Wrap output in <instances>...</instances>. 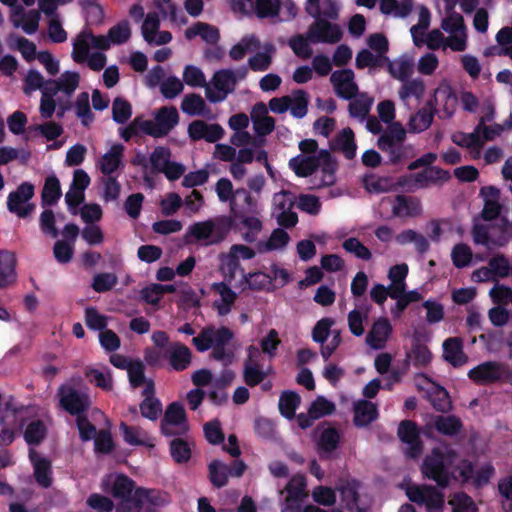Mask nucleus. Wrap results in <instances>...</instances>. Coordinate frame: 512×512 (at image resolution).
Wrapping results in <instances>:
<instances>
[{"mask_svg": "<svg viewBox=\"0 0 512 512\" xmlns=\"http://www.w3.org/2000/svg\"><path fill=\"white\" fill-rule=\"evenodd\" d=\"M233 227L229 216H219L205 221L195 222L187 230V236L202 246L218 245L223 242Z\"/></svg>", "mask_w": 512, "mask_h": 512, "instance_id": "1", "label": "nucleus"}, {"mask_svg": "<svg viewBox=\"0 0 512 512\" xmlns=\"http://www.w3.org/2000/svg\"><path fill=\"white\" fill-rule=\"evenodd\" d=\"M60 407L71 416L87 413L92 401L90 395L71 384H62L57 391Z\"/></svg>", "mask_w": 512, "mask_h": 512, "instance_id": "2", "label": "nucleus"}, {"mask_svg": "<svg viewBox=\"0 0 512 512\" xmlns=\"http://www.w3.org/2000/svg\"><path fill=\"white\" fill-rule=\"evenodd\" d=\"M511 375L512 370L508 365L496 361L480 363L468 372L469 379L482 386L506 382Z\"/></svg>", "mask_w": 512, "mask_h": 512, "instance_id": "3", "label": "nucleus"}, {"mask_svg": "<svg viewBox=\"0 0 512 512\" xmlns=\"http://www.w3.org/2000/svg\"><path fill=\"white\" fill-rule=\"evenodd\" d=\"M421 472L425 478L434 481L441 489H445L450 484L451 476L446 465V456L438 448H434L431 454L424 458Z\"/></svg>", "mask_w": 512, "mask_h": 512, "instance_id": "4", "label": "nucleus"}, {"mask_svg": "<svg viewBox=\"0 0 512 512\" xmlns=\"http://www.w3.org/2000/svg\"><path fill=\"white\" fill-rule=\"evenodd\" d=\"M408 499L418 505H424L428 512H442L444 493L432 485H411L406 489Z\"/></svg>", "mask_w": 512, "mask_h": 512, "instance_id": "5", "label": "nucleus"}, {"mask_svg": "<svg viewBox=\"0 0 512 512\" xmlns=\"http://www.w3.org/2000/svg\"><path fill=\"white\" fill-rule=\"evenodd\" d=\"M35 194V187L30 182L21 183L15 191L7 197V208L9 212L25 219L35 210V204L29 203Z\"/></svg>", "mask_w": 512, "mask_h": 512, "instance_id": "6", "label": "nucleus"}, {"mask_svg": "<svg viewBox=\"0 0 512 512\" xmlns=\"http://www.w3.org/2000/svg\"><path fill=\"white\" fill-rule=\"evenodd\" d=\"M307 39L311 43H338L342 37L343 32L338 24L331 23L321 17L315 18V21L309 26L307 32Z\"/></svg>", "mask_w": 512, "mask_h": 512, "instance_id": "7", "label": "nucleus"}, {"mask_svg": "<svg viewBox=\"0 0 512 512\" xmlns=\"http://www.w3.org/2000/svg\"><path fill=\"white\" fill-rule=\"evenodd\" d=\"M137 488L135 481L127 475H116L110 493L115 499L119 500V511L134 512V497Z\"/></svg>", "mask_w": 512, "mask_h": 512, "instance_id": "8", "label": "nucleus"}, {"mask_svg": "<svg viewBox=\"0 0 512 512\" xmlns=\"http://www.w3.org/2000/svg\"><path fill=\"white\" fill-rule=\"evenodd\" d=\"M382 202L392 206L393 217L414 218L422 214L421 201L417 197L398 194L394 197H384Z\"/></svg>", "mask_w": 512, "mask_h": 512, "instance_id": "9", "label": "nucleus"}, {"mask_svg": "<svg viewBox=\"0 0 512 512\" xmlns=\"http://www.w3.org/2000/svg\"><path fill=\"white\" fill-rule=\"evenodd\" d=\"M354 77V72L351 69L336 70L331 74L330 81L338 97L352 100L359 94Z\"/></svg>", "mask_w": 512, "mask_h": 512, "instance_id": "10", "label": "nucleus"}, {"mask_svg": "<svg viewBox=\"0 0 512 512\" xmlns=\"http://www.w3.org/2000/svg\"><path fill=\"white\" fill-rule=\"evenodd\" d=\"M383 145L377 147L387 157V162L390 165H403L406 161L416 156L415 149L412 144L405 142L390 143L387 139L382 140Z\"/></svg>", "mask_w": 512, "mask_h": 512, "instance_id": "11", "label": "nucleus"}, {"mask_svg": "<svg viewBox=\"0 0 512 512\" xmlns=\"http://www.w3.org/2000/svg\"><path fill=\"white\" fill-rule=\"evenodd\" d=\"M399 439L409 447L406 454L410 458H416L422 453V442L420 440L419 429L415 422L403 420L400 422L397 430Z\"/></svg>", "mask_w": 512, "mask_h": 512, "instance_id": "12", "label": "nucleus"}, {"mask_svg": "<svg viewBox=\"0 0 512 512\" xmlns=\"http://www.w3.org/2000/svg\"><path fill=\"white\" fill-rule=\"evenodd\" d=\"M188 135L192 141L205 140L209 143L219 141L224 130L220 124H208L203 120H194L188 126Z\"/></svg>", "mask_w": 512, "mask_h": 512, "instance_id": "13", "label": "nucleus"}, {"mask_svg": "<svg viewBox=\"0 0 512 512\" xmlns=\"http://www.w3.org/2000/svg\"><path fill=\"white\" fill-rule=\"evenodd\" d=\"M168 426H181L184 432L188 430L187 415L184 406L180 402L169 404L161 421L162 433L166 436L175 435L176 433Z\"/></svg>", "mask_w": 512, "mask_h": 512, "instance_id": "14", "label": "nucleus"}, {"mask_svg": "<svg viewBox=\"0 0 512 512\" xmlns=\"http://www.w3.org/2000/svg\"><path fill=\"white\" fill-rule=\"evenodd\" d=\"M164 356L171 368L178 372L186 370L192 360L191 350L181 342H171L164 351Z\"/></svg>", "mask_w": 512, "mask_h": 512, "instance_id": "15", "label": "nucleus"}, {"mask_svg": "<svg viewBox=\"0 0 512 512\" xmlns=\"http://www.w3.org/2000/svg\"><path fill=\"white\" fill-rule=\"evenodd\" d=\"M392 333V326L387 318L380 317L374 321L366 336V343L375 350L383 349Z\"/></svg>", "mask_w": 512, "mask_h": 512, "instance_id": "16", "label": "nucleus"}, {"mask_svg": "<svg viewBox=\"0 0 512 512\" xmlns=\"http://www.w3.org/2000/svg\"><path fill=\"white\" fill-rule=\"evenodd\" d=\"M29 459L33 465L34 478L42 488L52 485V464L46 457H41L34 449L29 450Z\"/></svg>", "mask_w": 512, "mask_h": 512, "instance_id": "17", "label": "nucleus"}, {"mask_svg": "<svg viewBox=\"0 0 512 512\" xmlns=\"http://www.w3.org/2000/svg\"><path fill=\"white\" fill-rule=\"evenodd\" d=\"M231 211L234 216H243L244 214H258V201L253 198L250 192L245 188L235 190L233 199H231Z\"/></svg>", "mask_w": 512, "mask_h": 512, "instance_id": "18", "label": "nucleus"}, {"mask_svg": "<svg viewBox=\"0 0 512 512\" xmlns=\"http://www.w3.org/2000/svg\"><path fill=\"white\" fill-rule=\"evenodd\" d=\"M253 354H258V349L251 345L248 348V357L244 361L243 367V380L249 387L261 384L267 376L261 365L253 361Z\"/></svg>", "mask_w": 512, "mask_h": 512, "instance_id": "19", "label": "nucleus"}, {"mask_svg": "<svg viewBox=\"0 0 512 512\" xmlns=\"http://www.w3.org/2000/svg\"><path fill=\"white\" fill-rule=\"evenodd\" d=\"M16 256L7 250H0V289L14 284L17 279Z\"/></svg>", "mask_w": 512, "mask_h": 512, "instance_id": "20", "label": "nucleus"}, {"mask_svg": "<svg viewBox=\"0 0 512 512\" xmlns=\"http://www.w3.org/2000/svg\"><path fill=\"white\" fill-rule=\"evenodd\" d=\"M353 411V423L358 428L367 427L379 416L377 405L369 400L357 401L354 404Z\"/></svg>", "mask_w": 512, "mask_h": 512, "instance_id": "21", "label": "nucleus"}, {"mask_svg": "<svg viewBox=\"0 0 512 512\" xmlns=\"http://www.w3.org/2000/svg\"><path fill=\"white\" fill-rule=\"evenodd\" d=\"M443 357L453 367H461L468 361L463 351V342L459 337H451L443 343Z\"/></svg>", "mask_w": 512, "mask_h": 512, "instance_id": "22", "label": "nucleus"}, {"mask_svg": "<svg viewBox=\"0 0 512 512\" xmlns=\"http://www.w3.org/2000/svg\"><path fill=\"white\" fill-rule=\"evenodd\" d=\"M332 151H340L346 159L352 160L356 156V143L354 132L351 128H343L330 143Z\"/></svg>", "mask_w": 512, "mask_h": 512, "instance_id": "23", "label": "nucleus"}, {"mask_svg": "<svg viewBox=\"0 0 512 512\" xmlns=\"http://www.w3.org/2000/svg\"><path fill=\"white\" fill-rule=\"evenodd\" d=\"M436 112L432 100L428 101L418 112L411 116L408 126L413 133H420L427 130L432 122Z\"/></svg>", "mask_w": 512, "mask_h": 512, "instance_id": "24", "label": "nucleus"}, {"mask_svg": "<svg viewBox=\"0 0 512 512\" xmlns=\"http://www.w3.org/2000/svg\"><path fill=\"white\" fill-rule=\"evenodd\" d=\"M318 158H319V167L321 168V181L319 186L323 187H329L335 184L336 182V171L338 168V163L333 158L331 153L326 150L322 149L318 152Z\"/></svg>", "mask_w": 512, "mask_h": 512, "instance_id": "25", "label": "nucleus"}, {"mask_svg": "<svg viewBox=\"0 0 512 512\" xmlns=\"http://www.w3.org/2000/svg\"><path fill=\"white\" fill-rule=\"evenodd\" d=\"M493 248H502L512 241V221L501 217L497 222L490 224Z\"/></svg>", "mask_w": 512, "mask_h": 512, "instance_id": "26", "label": "nucleus"}, {"mask_svg": "<svg viewBox=\"0 0 512 512\" xmlns=\"http://www.w3.org/2000/svg\"><path fill=\"white\" fill-rule=\"evenodd\" d=\"M433 428L441 435L455 437L463 430V423L456 415H436Z\"/></svg>", "mask_w": 512, "mask_h": 512, "instance_id": "27", "label": "nucleus"}, {"mask_svg": "<svg viewBox=\"0 0 512 512\" xmlns=\"http://www.w3.org/2000/svg\"><path fill=\"white\" fill-rule=\"evenodd\" d=\"M432 359V353L429 348L420 342L419 339H414L411 344V349L406 352L405 364L412 365L416 368L426 367Z\"/></svg>", "mask_w": 512, "mask_h": 512, "instance_id": "28", "label": "nucleus"}, {"mask_svg": "<svg viewBox=\"0 0 512 512\" xmlns=\"http://www.w3.org/2000/svg\"><path fill=\"white\" fill-rule=\"evenodd\" d=\"M124 146L120 143L111 146L99 161L100 171L106 175L111 176L122 164Z\"/></svg>", "mask_w": 512, "mask_h": 512, "instance_id": "29", "label": "nucleus"}, {"mask_svg": "<svg viewBox=\"0 0 512 512\" xmlns=\"http://www.w3.org/2000/svg\"><path fill=\"white\" fill-rule=\"evenodd\" d=\"M200 36L208 44L215 45L220 39L219 29L213 25L204 22H197L185 31V37L188 40Z\"/></svg>", "mask_w": 512, "mask_h": 512, "instance_id": "30", "label": "nucleus"}, {"mask_svg": "<svg viewBox=\"0 0 512 512\" xmlns=\"http://www.w3.org/2000/svg\"><path fill=\"white\" fill-rule=\"evenodd\" d=\"M213 290L220 295V300L214 302V307L220 316L230 313L237 294L224 282L214 283Z\"/></svg>", "mask_w": 512, "mask_h": 512, "instance_id": "31", "label": "nucleus"}, {"mask_svg": "<svg viewBox=\"0 0 512 512\" xmlns=\"http://www.w3.org/2000/svg\"><path fill=\"white\" fill-rule=\"evenodd\" d=\"M289 168L298 176V177H308L311 176L314 172L319 168V158L318 155L312 156H302L297 155L289 160Z\"/></svg>", "mask_w": 512, "mask_h": 512, "instance_id": "32", "label": "nucleus"}, {"mask_svg": "<svg viewBox=\"0 0 512 512\" xmlns=\"http://www.w3.org/2000/svg\"><path fill=\"white\" fill-rule=\"evenodd\" d=\"M62 196L60 181L56 175L46 177L41 192V206L43 208L55 206Z\"/></svg>", "mask_w": 512, "mask_h": 512, "instance_id": "33", "label": "nucleus"}, {"mask_svg": "<svg viewBox=\"0 0 512 512\" xmlns=\"http://www.w3.org/2000/svg\"><path fill=\"white\" fill-rule=\"evenodd\" d=\"M155 120L157 128L160 129L163 137H165L178 124L179 114L174 106H164L155 114Z\"/></svg>", "mask_w": 512, "mask_h": 512, "instance_id": "34", "label": "nucleus"}, {"mask_svg": "<svg viewBox=\"0 0 512 512\" xmlns=\"http://www.w3.org/2000/svg\"><path fill=\"white\" fill-rule=\"evenodd\" d=\"M363 186L369 193H386L395 191V181L389 176L366 174L363 177Z\"/></svg>", "mask_w": 512, "mask_h": 512, "instance_id": "35", "label": "nucleus"}, {"mask_svg": "<svg viewBox=\"0 0 512 512\" xmlns=\"http://www.w3.org/2000/svg\"><path fill=\"white\" fill-rule=\"evenodd\" d=\"M243 281L250 290L254 291L270 292L276 289V285L272 284L271 275L261 271L244 274Z\"/></svg>", "mask_w": 512, "mask_h": 512, "instance_id": "36", "label": "nucleus"}, {"mask_svg": "<svg viewBox=\"0 0 512 512\" xmlns=\"http://www.w3.org/2000/svg\"><path fill=\"white\" fill-rule=\"evenodd\" d=\"M48 433L47 426L40 419L29 422L23 432L25 442L30 446L40 445Z\"/></svg>", "mask_w": 512, "mask_h": 512, "instance_id": "37", "label": "nucleus"}, {"mask_svg": "<svg viewBox=\"0 0 512 512\" xmlns=\"http://www.w3.org/2000/svg\"><path fill=\"white\" fill-rule=\"evenodd\" d=\"M372 104L373 99L370 98L367 94H358L355 98H353L350 101L348 105L350 117L356 118L360 121H364L370 113Z\"/></svg>", "mask_w": 512, "mask_h": 512, "instance_id": "38", "label": "nucleus"}, {"mask_svg": "<svg viewBox=\"0 0 512 512\" xmlns=\"http://www.w3.org/2000/svg\"><path fill=\"white\" fill-rule=\"evenodd\" d=\"M340 433L335 427L325 428L318 439L317 447L320 454H331L340 445Z\"/></svg>", "mask_w": 512, "mask_h": 512, "instance_id": "39", "label": "nucleus"}, {"mask_svg": "<svg viewBox=\"0 0 512 512\" xmlns=\"http://www.w3.org/2000/svg\"><path fill=\"white\" fill-rule=\"evenodd\" d=\"M301 403L300 395L291 390L283 391L279 398V411L281 415L289 420L293 419L296 410Z\"/></svg>", "mask_w": 512, "mask_h": 512, "instance_id": "40", "label": "nucleus"}, {"mask_svg": "<svg viewBox=\"0 0 512 512\" xmlns=\"http://www.w3.org/2000/svg\"><path fill=\"white\" fill-rule=\"evenodd\" d=\"M219 260L220 271L229 282L235 279L237 271H241L243 275L245 274L244 268L240 264V260L230 249L227 253H221Z\"/></svg>", "mask_w": 512, "mask_h": 512, "instance_id": "41", "label": "nucleus"}, {"mask_svg": "<svg viewBox=\"0 0 512 512\" xmlns=\"http://www.w3.org/2000/svg\"><path fill=\"white\" fill-rule=\"evenodd\" d=\"M236 83V75L231 69L218 70L214 73L212 78V84L215 89L223 92L225 95L234 91Z\"/></svg>", "mask_w": 512, "mask_h": 512, "instance_id": "42", "label": "nucleus"}, {"mask_svg": "<svg viewBox=\"0 0 512 512\" xmlns=\"http://www.w3.org/2000/svg\"><path fill=\"white\" fill-rule=\"evenodd\" d=\"M134 503V512H140L145 503L154 506L161 505L163 503V497L157 490L138 487L135 490Z\"/></svg>", "mask_w": 512, "mask_h": 512, "instance_id": "43", "label": "nucleus"}, {"mask_svg": "<svg viewBox=\"0 0 512 512\" xmlns=\"http://www.w3.org/2000/svg\"><path fill=\"white\" fill-rule=\"evenodd\" d=\"M209 480L216 488H222L228 483L229 471L228 465L219 460H213L208 465Z\"/></svg>", "mask_w": 512, "mask_h": 512, "instance_id": "44", "label": "nucleus"}, {"mask_svg": "<svg viewBox=\"0 0 512 512\" xmlns=\"http://www.w3.org/2000/svg\"><path fill=\"white\" fill-rule=\"evenodd\" d=\"M290 240L289 234L282 228H276L272 231L270 238L265 243H258V251H272L284 248Z\"/></svg>", "mask_w": 512, "mask_h": 512, "instance_id": "45", "label": "nucleus"}, {"mask_svg": "<svg viewBox=\"0 0 512 512\" xmlns=\"http://www.w3.org/2000/svg\"><path fill=\"white\" fill-rule=\"evenodd\" d=\"M170 455L177 464L187 463L191 458V447L183 438H174L169 444Z\"/></svg>", "mask_w": 512, "mask_h": 512, "instance_id": "46", "label": "nucleus"}, {"mask_svg": "<svg viewBox=\"0 0 512 512\" xmlns=\"http://www.w3.org/2000/svg\"><path fill=\"white\" fill-rule=\"evenodd\" d=\"M431 405L436 411L446 413L451 410V400L448 391L442 386H435L428 394Z\"/></svg>", "mask_w": 512, "mask_h": 512, "instance_id": "47", "label": "nucleus"}, {"mask_svg": "<svg viewBox=\"0 0 512 512\" xmlns=\"http://www.w3.org/2000/svg\"><path fill=\"white\" fill-rule=\"evenodd\" d=\"M75 112L78 118H80L83 126L88 127L94 120V114L91 111L89 103V94L87 92H81L75 102Z\"/></svg>", "mask_w": 512, "mask_h": 512, "instance_id": "48", "label": "nucleus"}, {"mask_svg": "<svg viewBox=\"0 0 512 512\" xmlns=\"http://www.w3.org/2000/svg\"><path fill=\"white\" fill-rule=\"evenodd\" d=\"M425 93V84L422 79H408L403 82L401 88L399 89V97L401 100L405 101L411 97H415L416 99H420L423 97Z\"/></svg>", "mask_w": 512, "mask_h": 512, "instance_id": "49", "label": "nucleus"}, {"mask_svg": "<svg viewBox=\"0 0 512 512\" xmlns=\"http://www.w3.org/2000/svg\"><path fill=\"white\" fill-rule=\"evenodd\" d=\"M488 264L494 280L496 278H506L512 274V265L504 254L491 257Z\"/></svg>", "mask_w": 512, "mask_h": 512, "instance_id": "50", "label": "nucleus"}, {"mask_svg": "<svg viewBox=\"0 0 512 512\" xmlns=\"http://www.w3.org/2000/svg\"><path fill=\"white\" fill-rule=\"evenodd\" d=\"M131 116V103L122 97H116L112 103V119L118 124H125Z\"/></svg>", "mask_w": 512, "mask_h": 512, "instance_id": "51", "label": "nucleus"}, {"mask_svg": "<svg viewBox=\"0 0 512 512\" xmlns=\"http://www.w3.org/2000/svg\"><path fill=\"white\" fill-rule=\"evenodd\" d=\"M181 109L184 113L190 116L204 115L206 103L199 94L192 93L183 98Z\"/></svg>", "mask_w": 512, "mask_h": 512, "instance_id": "52", "label": "nucleus"}, {"mask_svg": "<svg viewBox=\"0 0 512 512\" xmlns=\"http://www.w3.org/2000/svg\"><path fill=\"white\" fill-rule=\"evenodd\" d=\"M39 228L41 232L52 238L59 236V230L56 227V216L50 207L44 208L39 216Z\"/></svg>", "mask_w": 512, "mask_h": 512, "instance_id": "53", "label": "nucleus"}, {"mask_svg": "<svg viewBox=\"0 0 512 512\" xmlns=\"http://www.w3.org/2000/svg\"><path fill=\"white\" fill-rule=\"evenodd\" d=\"M449 504L452 506V512H478L474 500L465 492L455 493Z\"/></svg>", "mask_w": 512, "mask_h": 512, "instance_id": "54", "label": "nucleus"}, {"mask_svg": "<svg viewBox=\"0 0 512 512\" xmlns=\"http://www.w3.org/2000/svg\"><path fill=\"white\" fill-rule=\"evenodd\" d=\"M290 112L295 118H303L308 111L309 96L305 90L299 89L294 91Z\"/></svg>", "mask_w": 512, "mask_h": 512, "instance_id": "55", "label": "nucleus"}, {"mask_svg": "<svg viewBox=\"0 0 512 512\" xmlns=\"http://www.w3.org/2000/svg\"><path fill=\"white\" fill-rule=\"evenodd\" d=\"M28 131L30 133L38 132L45 137L47 141H53L62 135L63 128L59 123L48 121L43 124L30 125Z\"/></svg>", "mask_w": 512, "mask_h": 512, "instance_id": "56", "label": "nucleus"}, {"mask_svg": "<svg viewBox=\"0 0 512 512\" xmlns=\"http://www.w3.org/2000/svg\"><path fill=\"white\" fill-rule=\"evenodd\" d=\"M16 13L23 16L24 22L20 24L19 21L13 20L15 27L21 26L23 31L28 35L34 34L38 30L40 13L37 10H30L24 13L23 8L20 7Z\"/></svg>", "mask_w": 512, "mask_h": 512, "instance_id": "57", "label": "nucleus"}, {"mask_svg": "<svg viewBox=\"0 0 512 512\" xmlns=\"http://www.w3.org/2000/svg\"><path fill=\"white\" fill-rule=\"evenodd\" d=\"M342 247L344 250L348 253L353 254L355 257L364 260L369 261L372 258V253L358 238L356 237H350L346 239Z\"/></svg>", "mask_w": 512, "mask_h": 512, "instance_id": "58", "label": "nucleus"}, {"mask_svg": "<svg viewBox=\"0 0 512 512\" xmlns=\"http://www.w3.org/2000/svg\"><path fill=\"white\" fill-rule=\"evenodd\" d=\"M472 250L464 243L456 244L451 252V259L456 268H464L468 266L472 260Z\"/></svg>", "mask_w": 512, "mask_h": 512, "instance_id": "59", "label": "nucleus"}, {"mask_svg": "<svg viewBox=\"0 0 512 512\" xmlns=\"http://www.w3.org/2000/svg\"><path fill=\"white\" fill-rule=\"evenodd\" d=\"M93 440L95 453L107 455L115 448L111 432L107 429L99 430Z\"/></svg>", "mask_w": 512, "mask_h": 512, "instance_id": "60", "label": "nucleus"}, {"mask_svg": "<svg viewBox=\"0 0 512 512\" xmlns=\"http://www.w3.org/2000/svg\"><path fill=\"white\" fill-rule=\"evenodd\" d=\"M111 44L121 45L126 43L131 37V29L128 21H122L112 26L108 31Z\"/></svg>", "mask_w": 512, "mask_h": 512, "instance_id": "61", "label": "nucleus"}, {"mask_svg": "<svg viewBox=\"0 0 512 512\" xmlns=\"http://www.w3.org/2000/svg\"><path fill=\"white\" fill-rule=\"evenodd\" d=\"M335 320L330 317H324L317 321L312 330V339L316 343L324 344L328 339Z\"/></svg>", "mask_w": 512, "mask_h": 512, "instance_id": "62", "label": "nucleus"}, {"mask_svg": "<svg viewBox=\"0 0 512 512\" xmlns=\"http://www.w3.org/2000/svg\"><path fill=\"white\" fill-rule=\"evenodd\" d=\"M75 424L83 442L93 440L98 433L96 426L89 421L87 413L75 417Z\"/></svg>", "mask_w": 512, "mask_h": 512, "instance_id": "63", "label": "nucleus"}, {"mask_svg": "<svg viewBox=\"0 0 512 512\" xmlns=\"http://www.w3.org/2000/svg\"><path fill=\"white\" fill-rule=\"evenodd\" d=\"M279 0H256L255 12L260 19L272 18L279 15Z\"/></svg>", "mask_w": 512, "mask_h": 512, "instance_id": "64", "label": "nucleus"}]
</instances>
